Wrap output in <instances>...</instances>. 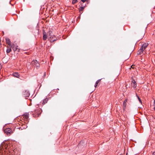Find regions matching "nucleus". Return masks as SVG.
<instances>
[{
  "label": "nucleus",
  "instance_id": "1",
  "mask_svg": "<svg viewBox=\"0 0 155 155\" xmlns=\"http://www.w3.org/2000/svg\"><path fill=\"white\" fill-rule=\"evenodd\" d=\"M51 43H53L57 40V38L54 35H51L48 39Z\"/></svg>",
  "mask_w": 155,
  "mask_h": 155
},
{
  "label": "nucleus",
  "instance_id": "2",
  "mask_svg": "<svg viewBox=\"0 0 155 155\" xmlns=\"http://www.w3.org/2000/svg\"><path fill=\"white\" fill-rule=\"evenodd\" d=\"M12 46V48L14 51H17L18 52L19 51L20 49L17 48L18 46L16 45L13 44Z\"/></svg>",
  "mask_w": 155,
  "mask_h": 155
},
{
  "label": "nucleus",
  "instance_id": "3",
  "mask_svg": "<svg viewBox=\"0 0 155 155\" xmlns=\"http://www.w3.org/2000/svg\"><path fill=\"white\" fill-rule=\"evenodd\" d=\"M4 132L7 134H10L12 133V130L10 128H7L5 129Z\"/></svg>",
  "mask_w": 155,
  "mask_h": 155
},
{
  "label": "nucleus",
  "instance_id": "4",
  "mask_svg": "<svg viewBox=\"0 0 155 155\" xmlns=\"http://www.w3.org/2000/svg\"><path fill=\"white\" fill-rule=\"evenodd\" d=\"M5 40L6 43L8 44L11 47H12V46L11 41L9 38H5Z\"/></svg>",
  "mask_w": 155,
  "mask_h": 155
},
{
  "label": "nucleus",
  "instance_id": "5",
  "mask_svg": "<svg viewBox=\"0 0 155 155\" xmlns=\"http://www.w3.org/2000/svg\"><path fill=\"white\" fill-rule=\"evenodd\" d=\"M23 95L25 97H28L30 95V93L28 91L25 90L23 92Z\"/></svg>",
  "mask_w": 155,
  "mask_h": 155
},
{
  "label": "nucleus",
  "instance_id": "6",
  "mask_svg": "<svg viewBox=\"0 0 155 155\" xmlns=\"http://www.w3.org/2000/svg\"><path fill=\"white\" fill-rule=\"evenodd\" d=\"M42 111V110H41V109H38L37 110H35L34 112V113L35 114H37L38 116L41 114V112Z\"/></svg>",
  "mask_w": 155,
  "mask_h": 155
},
{
  "label": "nucleus",
  "instance_id": "7",
  "mask_svg": "<svg viewBox=\"0 0 155 155\" xmlns=\"http://www.w3.org/2000/svg\"><path fill=\"white\" fill-rule=\"evenodd\" d=\"M132 85L134 88H136L137 87V84L136 81L134 80H133L132 82Z\"/></svg>",
  "mask_w": 155,
  "mask_h": 155
},
{
  "label": "nucleus",
  "instance_id": "8",
  "mask_svg": "<svg viewBox=\"0 0 155 155\" xmlns=\"http://www.w3.org/2000/svg\"><path fill=\"white\" fill-rule=\"evenodd\" d=\"M13 74L14 77L17 78H19L20 77V75L18 72H14L13 73Z\"/></svg>",
  "mask_w": 155,
  "mask_h": 155
},
{
  "label": "nucleus",
  "instance_id": "9",
  "mask_svg": "<svg viewBox=\"0 0 155 155\" xmlns=\"http://www.w3.org/2000/svg\"><path fill=\"white\" fill-rule=\"evenodd\" d=\"M148 45V43H144L142 45V46H143V49H144L145 50L146 48L147 47Z\"/></svg>",
  "mask_w": 155,
  "mask_h": 155
},
{
  "label": "nucleus",
  "instance_id": "10",
  "mask_svg": "<svg viewBox=\"0 0 155 155\" xmlns=\"http://www.w3.org/2000/svg\"><path fill=\"white\" fill-rule=\"evenodd\" d=\"M43 40H45L47 38V36L46 35V33L44 32L43 33Z\"/></svg>",
  "mask_w": 155,
  "mask_h": 155
},
{
  "label": "nucleus",
  "instance_id": "11",
  "mask_svg": "<svg viewBox=\"0 0 155 155\" xmlns=\"http://www.w3.org/2000/svg\"><path fill=\"white\" fill-rule=\"evenodd\" d=\"M38 62V61L37 60H34L32 61L31 62V64L32 65H35L36 63Z\"/></svg>",
  "mask_w": 155,
  "mask_h": 155
},
{
  "label": "nucleus",
  "instance_id": "12",
  "mask_svg": "<svg viewBox=\"0 0 155 155\" xmlns=\"http://www.w3.org/2000/svg\"><path fill=\"white\" fill-rule=\"evenodd\" d=\"M101 80V79H99L98 80H97V81L96 82L95 84L94 85V87H97V86L98 83Z\"/></svg>",
  "mask_w": 155,
  "mask_h": 155
},
{
  "label": "nucleus",
  "instance_id": "13",
  "mask_svg": "<svg viewBox=\"0 0 155 155\" xmlns=\"http://www.w3.org/2000/svg\"><path fill=\"white\" fill-rule=\"evenodd\" d=\"M48 101V99H44L43 102V103H42L44 105V104H45L46 103H47V101Z\"/></svg>",
  "mask_w": 155,
  "mask_h": 155
},
{
  "label": "nucleus",
  "instance_id": "14",
  "mask_svg": "<svg viewBox=\"0 0 155 155\" xmlns=\"http://www.w3.org/2000/svg\"><path fill=\"white\" fill-rule=\"evenodd\" d=\"M85 5H85L84 6L81 7L79 8V11L80 12L82 11L83 10V9H84V8L85 6Z\"/></svg>",
  "mask_w": 155,
  "mask_h": 155
},
{
  "label": "nucleus",
  "instance_id": "15",
  "mask_svg": "<svg viewBox=\"0 0 155 155\" xmlns=\"http://www.w3.org/2000/svg\"><path fill=\"white\" fill-rule=\"evenodd\" d=\"M35 66H36V68H37L39 67L40 64L38 63V61L37 62V63H36Z\"/></svg>",
  "mask_w": 155,
  "mask_h": 155
},
{
  "label": "nucleus",
  "instance_id": "16",
  "mask_svg": "<svg viewBox=\"0 0 155 155\" xmlns=\"http://www.w3.org/2000/svg\"><path fill=\"white\" fill-rule=\"evenodd\" d=\"M11 51V49L10 48H8L6 50V52L7 53H9Z\"/></svg>",
  "mask_w": 155,
  "mask_h": 155
},
{
  "label": "nucleus",
  "instance_id": "17",
  "mask_svg": "<svg viewBox=\"0 0 155 155\" xmlns=\"http://www.w3.org/2000/svg\"><path fill=\"white\" fill-rule=\"evenodd\" d=\"M139 50V51H141V52H143L144 51V49H143V47L142 46Z\"/></svg>",
  "mask_w": 155,
  "mask_h": 155
},
{
  "label": "nucleus",
  "instance_id": "18",
  "mask_svg": "<svg viewBox=\"0 0 155 155\" xmlns=\"http://www.w3.org/2000/svg\"><path fill=\"white\" fill-rule=\"evenodd\" d=\"M136 96H137L139 101H140V103H141V104L142 103V101L140 99V98L137 95V94H136Z\"/></svg>",
  "mask_w": 155,
  "mask_h": 155
},
{
  "label": "nucleus",
  "instance_id": "19",
  "mask_svg": "<svg viewBox=\"0 0 155 155\" xmlns=\"http://www.w3.org/2000/svg\"><path fill=\"white\" fill-rule=\"evenodd\" d=\"M78 2V0H72V3L74 4Z\"/></svg>",
  "mask_w": 155,
  "mask_h": 155
},
{
  "label": "nucleus",
  "instance_id": "20",
  "mask_svg": "<svg viewBox=\"0 0 155 155\" xmlns=\"http://www.w3.org/2000/svg\"><path fill=\"white\" fill-rule=\"evenodd\" d=\"M143 52H141V51H139V50H138L137 54L138 55H140L142 53H143Z\"/></svg>",
  "mask_w": 155,
  "mask_h": 155
},
{
  "label": "nucleus",
  "instance_id": "21",
  "mask_svg": "<svg viewBox=\"0 0 155 155\" xmlns=\"http://www.w3.org/2000/svg\"><path fill=\"white\" fill-rule=\"evenodd\" d=\"M123 107H126L127 105V104L126 103H124L123 102Z\"/></svg>",
  "mask_w": 155,
  "mask_h": 155
},
{
  "label": "nucleus",
  "instance_id": "22",
  "mask_svg": "<svg viewBox=\"0 0 155 155\" xmlns=\"http://www.w3.org/2000/svg\"><path fill=\"white\" fill-rule=\"evenodd\" d=\"M25 118L26 119H28L29 117L28 114H26V115H25Z\"/></svg>",
  "mask_w": 155,
  "mask_h": 155
},
{
  "label": "nucleus",
  "instance_id": "23",
  "mask_svg": "<svg viewBox=\"0 0 155 155\" xmlns=\"http://www.w3.org/2000/svg\"><path fill=\"white\" fill-rule=\"evenodd\" d=\"M126 107H123V112H125V109H126Z\"/></svg>",
  "mask_w": 155,
  "mask_h": 155
},
{
  "label": "nucleus",
  "instance_id": "24",
  "mask_svg": "<svg viewBox=\"0 0 155 155\" xmlns=\"http://www.w3.org/2000/svg\"><path fill=\"white\" fill-rule=\"evenodd\" d=\"M27 127V126L26 125H25V126L23 127V129H25Z\"/></svg>",
  "mask_w": 155,
  "mask_h": 155
},
{
  "label": "nucleus",
  "instance_id": "25",
  "mask_svg": "<svg viewBox=\"0 0 155 155\" xmlns=\"http://www.w3.org/2000/svg\"><path fill=\"white\" fill-rule=\"evenodd\" d=\"M127 99H126L124 100V103H127Z\"/></svg>",
  "mask_w": 155,
  "mask_h": 155
},
{
  "label": "nucleus",
  "instance_id": "26",
  "mask_svg": "<svg viewBox=\"0 0 155 155\" xmlns=\"http://www.w3.org/2000/svg\"><path fill=\"white\" fill-rule=\"evenodd\" d=\"M81 1L83 3L85 2L87 0H81Z\"/></svg>",
  "mask_w": 155,
  "mask_h": 155
},
{
  "label": "nucleus",
  "instance_id": "27",
  "mask_svg": "<svg viewBox=\"0 0 155 155\" xmlns=\"http://www.w3.org/2000/svg\"><path fill=\"white\" fill-rule=\"evenodd\" d=\"M131 68H134V65H131Z\"/></svg>",
  "mask_w": 155,
  "mask_h": 155
},
{
  "label": "nucleus",
  "instance_id": "28",
  "mask_svg": "<svg viewBox=\"0 0 155 155\" xmlns=\"http://www.w3.org/2000/svg\"><path fill=\"white\" fill-rule=\"evenodd\" d=\"M153 104H154V106L155 107V100L154 101Z\"/></svg>",
  "mask_w": 155,
  "mask_h": 155
},
{
  "label": "nucleus",
  "instance_id": "29",
  "mask_svg": "<svg viewBox=\"0 0 155 155\" xmlns=\"http://www.w3.org/2000/svg\"><path fill=\"white\" fill-rule=\"evenodd\" d=\"M50 32H51L50 31H49V32H48V33L49 34V35H50V34H51Z\"/></svg>",
  "mask_w": 155,
  "mask_h": 155
},
{
  "label": "nucleus",
  "instance_id": "30",
  "mask_svg": "<svg viewBox=\"0 0 155 155\" xmlns=\"http://www.w3.org/2000/svg\"><path fill=\"white\" fill-rule=\"evenodd\" d=\"M46 74L45 72L44 74V76H45L46 75Z\"/></svg>",
  "mask_w": 155,
  "mask_h": 155
},
{
  "label": "nucleus",
  "instance_id": "31",
  "mask_svg": "<svg viewBox=\"0 0 155 155\" xmlns=\"http://www.w3.org/2000/svg\"><path fill=\"white\" fill-rule=\"evenodd\" d=\"M20 129H21V130H22L23 129V128H21V127H20L19 128Z\"/></svg>",
  "mask_w": 155,
  "mask_h": 155
},
{
  "label": "nucleus",
  "instance_id": "32",
  "mask_svg": "<svg viewBox=\"0 0 155 155\" xmlns=\"http://www.w3.org/2000/svg\"><path fill=\"white\" fill-rule=\"evenodd\" d=\"M154 154V153H153V155H155V153Z\"/></svg>",
  "mask_w": 155,
  "mask_h": 155
},
{
  "label": "nucleus",
  "instance_id": "33",
  "mask_svg": "<svg viewBox=\"0 0 155 155\" xmlns=\"http://www.w3.org/2000/svg\"><path fill=\"white\" fill-rule=\"evenodd\" d=\"M154 110H155V107H154Z\"/></svg>",
  "mask_w": 155,
  "mask_h": 155
}]
</instances>
